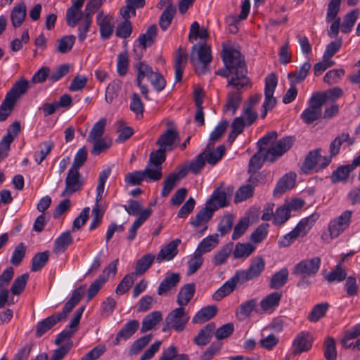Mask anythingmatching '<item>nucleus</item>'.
Returning a JSON list of instances; mask_svg holds the SVG:
<instances>
[{"mask_svg":"<svg viewBox=\"0 0 360 360\" xmlns=\"http://www.w3.org/2000/svg\"><path fill=\"white\" fill-rule=\"evenodd\" d=\"M228 57V56L226 57L225 62L231 69L232 77L228 81L226 86L231 87V90L227 94L226 103L223 110L226 112H230L231 115H233L242 102V93L250 86V81L247 76L248 70H245L241 65L236 69Z\"/></svg>","mask_w":360,"mask_h":360,"instance_id":"obj_1","label":"nucleus"},{"mask_svg":"<svg viewBox=\"0 0 360 360\" xmlns=\"http://www.w3.org/2000/svg\"><path fill=\"white\" fill-rule=\"evenodd\" d=\"M276 138L277 132L273 131L267 133L258 142L264 160L269 162H274L281 158L292 147L294 142L293 139L290 136L272 141H275Z\"/></svg>","mask_w":360,"mask_h":360,"instance_id":"obj_2","label":"nucleus"},{"mask_svg":"<svg viewBox=\"0 0 360 360\" xmlns=\"http://www.w3.org/2000/svg\"><path fill=\"white\" fill-rule=\"evenodd\" d=\"M321 260L319 257L307 258L297 263L292 270V274L296 276H300L297 283V286L300 288H306L311 283V277L315 276L319 271Z\"/></svg>","mask_w":360,"mask_h":360,"instance_id":"obj_3","label":"nucleus"},{"mask_svg":"<svg viewBox=\"0 0 360 360\" xmlns=\"http://www.w3.org/2000/svg\"><path fill=\"white\" fill-rule=\"evenodd\" d=\"M351 218L352 212L346 210L340 216L331 220L328 226V235L323 236V239L329 242V240L338 238L349 227Z\"/></svg>","mask_w":360,"mask_h":360,"instance_id":"obj_4","label":"nucleus"},{"mask_svg":"<svg viewBox=\"0 0 360 360\" xmlns=\"http://www.w3.org/2000/svg\"><path fill=\"white\" fill-rule=\"evenodd\" d=\"M189 319L190 316L184 307L176 308L166 317L162 330L167 331L169 329H174L178 332L182 331L185 329Z\"/></svg>","mask_w":360,"mask_h":360,"instance_id":"obj_5","label":"nucleus"},{"mask_svg":"<svg viewBox=\"0 0 360 360\" xmlns=\"http://www.w3.org/2000/svg\"><path fill=\"white\" fill-rule=\"evenodd\" d=\"M227 56H229L228 58L231 65L236 68V69L238 68V66H239V65H241L245 70H247V68L245 66L244 58L241 56L238 50L231 45H223L222 59L226 70H219V74L223 77H226L229 81L232 77V73L231 72V69L225 62L226 57Z\"/></svg>","mask_w":360,"mask_h":360,"instance_id":"obj_6","label":"nucleus"},{"mask_svg":"<svg viewBox=\"0 0 360 360\" xmlns=\"http://www.w3.org/2000/svg\"><path fill=\"white\" fill-rule=\"evenodd\" d=\"M277 77L274 74L269 75L265 79L264 95L265 99L262 105L261 117L264 119L268 111L271 110L276 104V99L274 97V93L277 86Z\"/></svg>","mask_w":360,"mask_h":360,"instance_id":"obj_7","label":"nucleus"},{"mask_svg":"<svg viewBox=\"0 0 360 360\" xmlns=\"http://www.w3.org/2000/svg\"><path fill=\"white\" fill-rule=\"evenodd\" d=\"M323 102L324 98L319 94L314 95L310 98L308 108L300 115L306 124H311L321 116Z\"/></svg>","mask_w":360,"mask_h":360,"instance_id":"obj_8","label":"nucleus"},{"mask_svg":"<svg viewBox=\"0 0 360 360\" xmlns=\"http://www.w3.org/2000/svg\"><path fill=\"white\" fill-rule=\"evenodd\" d=\"M191 62L195 65V63L199 61L202 64L201 68H196V71L198 74H203L206 72V65L212 60V51L211 47L207 44H202L198 46L196 44L192 47V53L191 55Z\"/></svg>","mask_w":360,"mask_h":360,"instance_id":"obj_9","label":"nucleus"},{"mask_svg":"<svg viewBox=\"0 0 360 360\" xmlns=\"http://www.w3.org/2000/svg\"><path fill=\"white\" fill-rule=\"evenodd\" d=\"M167 127V130L159 137L156 144L166 151H171L179 142L180 138L172 122H168Z\"/></svg>","mask_w":360,"mask_h":360,"instance_id":"obj_10","label":"nucleus"},{"mask_svg":"<svg viewBox=\"0 0 360 360\" xmlns=\"http://www.w3.org/2000/svg\"><path fill=\"white\" fill-rule=\"evenodd\" d=\"M265 262L261 257L254 259L249 268L247 270H240L236 271V275L240 280V283L252 280L258 277L264 271Z\"/></svg>","mask_w":360,"mask_h":360,"instance_id":"obj_11","label":"nucleus"},{"mask_svg":"<svg viewBox=\"0 0 360 360\" xmlns=\"http://www.w3.org/2000/svg\"><path fill=\"white\" fill-rule=\"evenodd\" d=\"M134 68L137 71L136 83L141 90V93L146 99L149 100L148 86L143 84L142 81L145 78L149 80L154 75L155 71H153V68L143 61L137 63Z\"/></svg>","mask_w":360,"mask_h":360,"instance_id":"obj_12","label":"nucleus"},{"mask_svg":"<svg viewBox=\"0 0 360 360\" xmlns=\"http://www.w3.org/2000/svg\"><path fill=\"white\" fill-rule=\"evenodd\" d=\"M83 186V180L79 170L70 168L65 179V187L61 193V196L73 194L79 191Z\"/></svg>","mask_w":360,"mask_h":360,"instance_id":"obj_13","label":"nucleus"},{"mask_svg":"<svg viewBox=\"0 0 360 360\" xmlns=\"http://www.w3.org/2000/svg\"><path fill=\"white\" fill-rule=\"evenodd\" d=\"M330 160V158L321 156V149H316L308 153L304 162L302 169L304 172H308L317 165H319L321 168H323L329 165Z\"/></svg>","mask_w":360,"mask_h":360,"instance_id":"obj_14","label":"nucleus"},{"mask_svg":"<svg viewBox=\"0 0 360 360\" xmlns=\"http://www.w3.org/2000/svg\"><path fill=\"white\" fill-rule=\"evenodd\" d=\"M313 338L311 335L305 331L298 333L292 344V352L298 355L302 352L309 351L312 347Z\"/></svg>","mask_w":360,"mask_h":360,"instance_id":"obj_15","label":"nucleus"},{"mask_svg":"<svg viewBox=\"0 0 360 360\" xmlns=\"http://www.w3.org/2000/svg\"><path fill=\"white\" fill-rule=\"evenodd\" d=\"M96 24L99 27L101 38L104 40L108 39L114 30L113 18L101 11L96 15Z\"/></svg>","mask_w":360,"mask_h":360,"instance_id":"obj_16","label":"nucleus"},{"mask_svg":"<svg viewBox=\"0 0 360 360\" xmlns=\"http://www.w3.org/2000/svg\"><path fill=\"white\" fill-rule=\"evenodd\" d=\"M282 293L281 292H273L264 297L259 303L262 313L271 314L278 307Z\"/></svg>","mask_w":360,"mask_h":360,"instance_id":"obj_17","label":"nucleus"},{"mask_svg":"<svg viewBox=\"0 0 360 360\" xmlns=\"http://www.w3.org/2000/svg\"><path fill=\"white\" fill-rule=\"evenodd\" d=\"M180 243V239H175L167 244L158 254L156 262L160 264L164 261L172 260L178 254L177 248Z\"/></svg>","mask_w":360,"mask_h":360,"instance_id":"obj_18","label":"nucleus"},{"mask_svg":"<svg viewBox=\"0 0 360 360\" xmlns=\"http://www.w3.org/2000/svg\"><path fill=\"white\" fill-rule=\"evenodd\" d=\"M296 175L292 173L284 175L276 184L273 195L278 198L288 190L292 188L295 184Z\"/></svg>","mask_w":360,"mask_h":360,"instance_id":"obj_19","label":"nucleus"},{"mask_svg":"<svg viewBox=\"0 0 360 360\" xmlns=\"http://www.w3.org/2000/svg\"><path fill=\"white\" fill-rule=\"evenodd\" d=\"M240 283V280L236 274L226 281L212 295V298L216 301H220L224 297L232 292L236 285Z\"/></svg>","mask_w":360,"mask_h":360,"instance_id":"obj_20","label":"nucleus"},{"mask_svg":"<svg viewBox=\"0 0 360 360\" xmlns=\"http://www.w3.org/2000/svg\"><path fill=\"white\" fill-rule=\"evenodd\" d=\"M319 218V214L317 213H314L310 216L302 219L294 228L293 231L297 235L298 237L305 236Z\"/></svg>","mask_w":360,"mask_h":360,"instance_id":"obj_21","label":"nucleus"},{"mask_svg":"<svg viewBox=\"0 0 360 360\" xmlns=\"http://www.w3.org/2000/svg\"><path fill=\"white\" fill-rule=\"evenodd\" d=\"M179 281L180 274L179 273L167 274L158 288V294L159 295H166L169 290L176 287Z\"/></svg>","mask_w":360,"mask_h":360,"instance_id":"obj_22","label":"nucleus"},{"mask_svg":"<svg viewBox=\"0 0 360 360\" xmlns=\"http://www.w3.org/2000/svg\"><path fill=\"white\" fill-rule=\"evenodd\" d=\"M139 327L137 320H131L124 325L122 329L117 333L114 344L117 345L121 340H126L131 337Z\"/></svg>","mask_w":360,"mask_h":360,"instance_id":"obj_23","label":"nucleus"},{"mask_svg":"<svg viewBox=\"0 0 360 360\" xmlns=\"http://www.w3.org/2000/svg\"><path fill=\"white\" fill-rule=\"evenodd\" d=\"M195 292V283H188L182 286L177 295L176 302L181 307H184L192 300Z\"/></svg>","mask_w":360,"mask_h":360,"instance_id":"obj_24","label":"nucleus"},{"mask_svg":"<svg viewBox=\"0 0 360 360\" xmlns=\"http://www.w3.org/2000/svg\"><path fill=\"white\" fill-rule=\"evenodd\" d=\"M187 61V55L186 51L179 47L176 52L174 58V69H175V80L180 82L182 79L184 70L185 68Z\"/></svg>","mask_w":360,"mask_h":360,"instance_id":"obj_25","label":"nucleus"},{"mask_svg":"<svg viewBox=\"0 0 360 360\" xmlns=\"http://www.w3.org/2000/svg\"><path fill=\"white\" fill-rule=\"evenodd\" d=\"M215 324L210 323L203 327L194 338L193 342L198 346H204L208 344L214 333Z\"/></svg>","mask_w":360,"mask_h":360,"instance_id":"obj_26","label":"nucleus"},{"mask_svg":"<svg viewBox=\"0 0 360 360\" xmlns=\"http://www.w3.org/2000/svg\"><path fill=\"white\" fill-rule=\"evenodd\" d=\"M29 89V82L25 79H20L13 86L11 90L7 93L6 97L13 102L26 93Z\"/></svg>","mask_w":360,"mask_h":360,"instance_id":"obj_27","label":"nucleus"},{"mask_svg":"<svg viewBox=\"0 0 360 360\" xmlns=\"http://www.w3.org/2000/svg\"><path fill=\"white\" fill-rule=\"evenodd\" d=\"M72 240L70 231L62 233L54 241L53 252L56 254L64 252L72 243Z\"/></svg>","mask_w":360,"mask_h":360,"instance_id":"obj_28","label":"nucleus"},{"mask_svg":"<svg viewBox=\"0 0 360 360\" xmlns=\"http://www.w3.org/2000/svg\"><path fill=\"white\" fill-rule=\"evenodd\" d=\"M81 299V293L79 290H75L70 299L65 304L63 311L54 315L58 318L59 321H65L67 319L68 313L77 304Z\"/></svg>","mask_w":360,"mask_h":360,"instance_id":"obj_29","label":"nucleus"},{"mask_svg":"<svg viewBox=\"0 0 360 360\" xmlns=\"http://www.w3.org/2000/svg\"><path fill=\"white\" fill-rule=\"evenodd\" d=\"M219 243V235L214 233L202 239L198 244L195 251L203 255L212 250Z\"/></svg>","mask_w":360,"mask_h":360,"instance_id":"obj_30","label":"nucleus"},{"mask_svg":"<svg viewBox=\"0 0 360 360\" xmlns=\"http://www.w3.org/2000/svg\"><path fill=\"white\" fill-rule=\"evenodd\" d=\"M210 143L208 144L207 148L202 153H205L204 157L208 164L214 165L221 159L225 153L226 148L224 145H220L215 150H212L210 148Z\"/></svg>","mask_w":360,"mask_h":360,"instance_id":"obj_31","label":"nucleus"},{"mask_svg":"<svg viewBox=\"0 0 360 360\" xmlns=\"http://www.w3.org/2000/svg\"><path fill=\"white\" fill-rule=\"evenodd\" d=\"M210 204L212 210H217L219 207H225L228 205L226 194L221 188H217L212 194L211 198L207 202Z\"/></svg>","mask_w":360,"mask_h":360,"instance_id":"obj_32","label":"nucleus"},{"mask_svg":"<svg viewBox=\"0 0 360 360\" xmlns=\"http://www.w3.org/2000/svg\"><path fill=\"white\" fill-rule=\"evenodd\" d=\"M289 272L287 268H282L274 274L269 282V288L278 290L282 288L288 281Z\"/></svg>","mask_w":360,"mask_h":360,"instance_id":"obj_33","label":"nucleus"},{"mask_svg":"<svg viewBox=\"0 0 360 360\" xmlns=\"http://www.w3.org/2000/svg\"><path fill=\"white\" fill-rule=\"evenodd\" d=\"M27 9L24 3L15 6L11 13L12 25L14 27H20L26 16Z\"/></svg>","mask_w":360,"mask_h":360,"instance_id":"obj_34","label":"nucleus"},{"mask_svg":"<svg viewBox=\"0 0 360 360\" xmlns=\"http://www.w3.org/2000/svg\"><path fill=\"white\" fill-rule=\"evenodd\" d=\"M152 210L150 208L143 210L139 217L134 221L131 228L129 230V235L127 239L129 241L133 240L136 236L137 229L146 221V220L150 216Z\"/></svg>","mask_w":360,"mask_h":360,"instance_id":"obj_35","label":"nucleus"},{"mask_svg":"<svg viewBox=\"0 0 360 360\" xmlns=\"http://www.w3.org/2000/svg\"><path fill=\"white\" fill-rule=\"evenodd\" d=\"M162 319V313L159 311H154L148 314L143 319L141 331L145 333L153 329Z\"/></svg>","mask_w":360,"mask_h":360,"instance_id":"obj_36","label":"nucleus"},{"mask_svg":"<svg viewBox=\"0 0 360 360\" xmlns=\"http://www.w3.org/2000/svg\"><path fill=\"white\" fill-rule=\"evenodd\" d=\"M157 35V27L155 25L150 26L146 32L141 34L137 41L139 46L143 49H146L147 46H150L155 41Z\"/></svg>","mask_w":360,"mask_h":360,"instance_id":"obj_37","label":"nucleus"},{"mask_svg":"<svg viewBox=\"0 0 360 360\" xmlns=\"http://www.w3.org/2000/svg\"><path fill=\"white\" fill-rule=\"evenodd\" d=\"M311 67L310 63L307 61L302 65L299 70L289 72L288 77L290 82L292 84H299L302 82L307 76Z\"/></svg>","mask_w":360,"mask_h":360,"instance_id":"obj_38","label":"nucleus"},{"mask_svg":"<svg viewBox=\"0 0 360 360\" xmlns=\"http://www.w3.org/2000/svg\"><path fill=\"white\" fill-rule=\"evenodd\" d=\"M214 211L210 207V204L206 203L205 207L196 214L195 219L191 221V224L194 227L205 224L211 219Z\"/></svg>","mask_w":360,"mask_h":360,"instance_id":"obj_39","label":"nucleus"},{"mask_svg":"<svg viewBox=\"0 0 360 360\" xmlns=\"http://www.w3.org/2000/svg\"><path fill=\"white\" fill-rule=\"evenodd\" d=\"M217 307L214 306H208L201 309L193 318V323H202L210 320L217 314Z\"/></svg>","mask_w":360,"mask_h":360,"instance_id":"obj_40","label":"nucleus"},{"mask_svg":"<svg viewBox=\"0 0 360 360\" xmlns=\"http://www.w3.org/2000/svg\"><path fill=\"white\" fill-rule=\"evenodd\" d=\"M355 169L353 167L352 163L347 165H342L338 167L331 174L330 180L333 183L335 184L340 181H345L349 173Z\"/></svg>","mask_w":360,"mask_h":360,"instance_id":"obj_41","label":"nucleus"},{"mask_svg":"<svg viewBox=\"0 0 360 360\" xmlns=\"http://www.w3.org/2000/svg\"><path fill=\"white\" fill-rule=\"evenodd\" d=\"M105 125L106 120L105 118H101L96 122L89 131L87 141L89 142L96 141L97 139H102L103 138L102 136L105 132Z\"/></svg>","mask_w":360,"mask_h":360,"instance_id":"obj_42","label":"nucleus"},{"mask_svg":"<svg viewBox=\"0 0 360 360\" xmlns=\"http://www.w3.org/2000/svg\"><path fill=\"white\" fill-rule=\"evenodd\" d=\"M58 322H59V320L54 314L39 322L36 328V336L38 338L42 336L46 331L50 330Z\"/></svg>","mask_w":360,"mask_h":360,"instance_id":"obj_43","label":"nucleus"},{"mask_svg":"<svg viewBox=\"0 0 360 360\" xmlns=\"http://www.w3.org/2000/svg\"><path fill=\"white\" fill-rule=\"evenodd\" d=\"M187 354H182L178 355V351L176 346L172 345L162 350L158 360H188Z\"/></svg>","mask_w":360,"mask_h":360,"instance_id":"obj_44","label":"nucleus"},{"mask_svg":"<svg viewBox=\"0 0 360 360\" xmlns=\"http://www.w3.org/2000/svg\"><path fill=\"white\" fill-rule=\"evenodd\" d=\"M347 274L346 270L342 267V262H338L335 269L325 276V278L328 283H339L346 278Z\"/></svg>","mask_w":360,"mask_h":360,"instance_id":"obj_45","label":"nucleus"},{"mask_svg":"<svg viewBox=\"0 0 360 360\" xmlns=\"http://www.w3.org/2000/svg\"><path fill=\"white\" fill-rule=\"evenodd\" d=\"M93 143V148L91 150V155L94 156L99 155L101 153L105 152L112 146V140L105 136L102 139H97L94 141H89Z\"/></svg>","mask_w":360,"mask_h":360,"instance_id":"obj_46","label":"nucleus"},{"mask_svg":"<svg viewBox=\"0 0 360 360\" xmlns=\"http://www.w3.org/2000/svg\"><path fill=\"white\" fill-rule=\"evenodd\" d=\"M92 22V18L90 13H85L84 18L79 24L78 31V39L80 42H83L86 37L87 33L89 32L90 27Z\"/></svg>","mask_w":360,"mask_h":360,"instance_id":"obj_47","label":"nucleus"},{"mask_svg":"<svg viewBox=\"0 0 360 360\" xmlns=\"http://www.w3.org/2000/svg\"><path fill=\"white\" fill-rule=\"evenodd\" d=\"M255 250V246L251 243H238L236 245L233 250V257L236 259L246 258L249 257Z\"/></svg>","mask_w":360,"mask_h":360,"instance_id":"obj_48","label":"nucleus"},{"mask_svg":"<svg viewBox=\"0 0 360 360\" xmlns=\"http://www.w3.org/2000/svg\"><path fill=\"white\" fill-rule=\"evenodd\" d=\"M359 12L358 10H353L345 15L343 22L340 25L342 32L349 33L352 31V27L359 17Z\"/></svg>","mask_w":360,"mask_h":360,"instance_id":"obj_49","label":"nucleus"},{"mask_svg":"<svg viewBox=\"0 0 360 360\" xmlns=\"http://www.w3.org/2000/svg\"><path fill=\"white\" fill-rule=\"evenodd\" d=\"M122 87V82L120 79H114L105 89V98L107 103H110L117 97Z\"/></svg>","mask_w":360,"mask_h":360,"instance_id":"obj_50","label":"nucleus"},{"mask_svg":"<svg viewBox=\"0 0 360 360\" xmlns=\"http://www.w3.org/2000/svg\"><path fill=\"white\" fill-rule=\"evenodd\" d=\"M209 37V33L206 28L200 29V25L197 21H194L190 27V33H189V41H193V40H196L197 39H200L202 40H205Z\"/></svg>","mask_w":360,"mask_h":360,"instance_id":"obj_51","label":"nucleus"},{"mask_svg":"<svg viewBox=\"0 0 360 360\" xmlns=\"http://www.w3.org/2000/svg\"><path fill=\"white\" fill-rule=\"evenodd\" d=\"M290 217V212L288 207L283 204L276 208L274 216V224L281 226L284 224Z\"/></svg>","mask_w":360,"mask_h":360,"instance_id":"obj_52","label":"nucleus"},{"mask_svg":"<svg viewBox=\"0 0 360 360\" xmlns=\"http://www.w3.org/2000/svg\"><path fill=\"white\" fill-rule=\"evenodd\" d=\"M155 259V256L151 254L145 255L139 259L135 267V274L136 275H142L151 266Z\"/></svg>","mask_w":360,"mask_h":360,"instance_id":"obj_53","label":"nucleus"},{"mask_svg":"<svg viewBox=\"0 0 360 360\" xmlns=\"http://www.w3.org/2000/svg\"><path fill=\"white\" fill-rule=\"evenodd\" d=\"M176 13V7L168 5L160 18V26L163 30H166L170 25Z\"/></svg>","mask_w":360,"mask_h":360,"instance_id":"obj_54","label":"nucleus"},{"mask_svg":"<svg viewBox=\"0 0 360 360\" xmlns=\"http://www.w3.org/2000/svg\"><path fill=\"white\" fill-rule=\"evenodd\" d=\"M143 172L147 181H155L160 179L162 177V166L150 163Z\"/></svg>","mask_w":360,"mask_h":360,"instance_id":"obj_55","label":"nucleus"},{"mask_svg":"<svg viewBox=\"0 0 360 360\" xmlns=\"http://www.w3.org/2000/svg\"><path fill=\"white\" fill-rule=\"evenodd\" d=\"M203 263L202 255L195 250L193 256L188 261L187 275L195 274Z\"/></svg>","mask_w":360,"mask_h":360,"instance_id":"obj_56","label":"nucleus"},{"mask_svg":"<svg viewBox=\"0 0 360 360\" xmlns=\"http://www.w3.org/2000/svg\"><path fill=\"white\" fill-rule=\"evenodd\" d=\"M49 252L44 251L35 255L32 259V271H39L48 262L49 258Z\"/></svg>","mask_w":360,"mask_h":360,"instance_id":"obj_57","label":"nucleus"},{"mask_svg":"<svg viewBox=\"0 0 360 360\" xmlns=\"http://www.w3.org/2000/svg\"><path fill=\"white\" fill-rule=\"evenodd\" d=\"M84 15L81 9L69 8L66 11V22L68 26L75 27Z\"/></svg>","mask_w":360,"mask_h":360,"instance_id":"obj_58","label":"nucleus"},{"mask_svg":"<svg viewBox=\"0 0 360 360\" xmlns=\"http://www.w3.org/2000/svg\"><path fill=\"white\" fill-rule=\"evenodd\" d=\"M76 40L74 35H67L58 40L57 51L61 53L70 51Z\"/></svg>","mask_w":360,"mask_h":360,"instance_id":"obj_59","label":"nucleus"},{"mask_svg":"<svg viewBox=\"0 0 360 360\" xmlns=\"http://www.w3.org/2000/svg\"><path fill=\"white\" fill-rule=\"evenodd\" d=\"M254 193V187L251 185H243L240 186L236 192L234 201L240 202L252 196Z\"/></svg>","mask_w":360,"mask_h":360,"instance_id":"obj_60","label":"nucleus"},{"mask_svg":"<svg viewBox=\"0 0 360 360\" xmlns=\"http://www.w3.org/2000/svg\"><path fill=\"white\" fill-rule=\"evenodd\" d=\"M342 44V40L341 38L329 43L326 47L323 58L328 60H332L331 58L340 49Z\"/></svg>","mask_w":360,"mask_h":360,"instance_id":"obj_61","label":"nucleus"},{"mask_svg":"<svg viewBox=\"0 0 360 360\" xmlns=\"http://www.w3.org/2000/svg\"><path fill=\"white\" fill-rule=\"evenodd\" d=\"M132 32V25L129 20H124L120 22L115 30L117 37L126 39L130 37Z\"/></svg>","mask_w":360,"mask_h":360,"instance_id":"obj_62","label":"nucleus"},{"mask_svg":"<svg viewBox=\"0 0 360 360\" xmlns=\"http://www.w3.org/2000/svg\"><path fill=\"white\" fill-rule=\"evenodd\" d=\"M26 249L24 243H20L18 244L12 253L10 262L15 266L19 265L25 256Z\"/></svg>","mask_w":360,"mask_h":360,"instance_id":"obj_63","label":"nucleus"},{"mask_svg":"<svg viewBox=\"0 0 360 360\" xmlns=\"http://www.w3.org/2000/svg\"><path fill=\"white\" fill-rule=\"evenodd\" d=\"M269 227V224L267 223H264L259 225L252 233L250 240L255 243L262 242L267 236Z\"/></svg>","mask_w":360,"mask_h":360,"instance_id":"obj_64","label":"nucleus"}]
</instances>
